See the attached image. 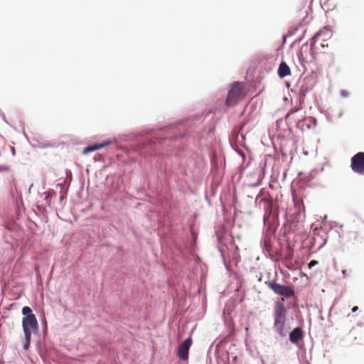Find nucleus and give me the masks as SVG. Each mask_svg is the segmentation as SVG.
Listing matches in <instances>:
<instances>
[{"label": "nucleus", "mask_w": 364, "mask_h": 364, "mask_svg": "<svg viewBox=\"0 0 364 364\" xmlns=\"http://www.w3.org/2000/svg\"><path fill=\"white\" fill-rule=\"evenodd\" d=\"M296 109H294V110H292V109H291V112H296Z\"/></svg>", "instance_id": "nucleus-15"}, {"label": "nucleus", "mask_w": 364, "mask_h": 364, "mask_svg": "<svg viewBox=\"0 0 364 364\" xmlns=\"http://www.w3.org/2000/svg\"><path fill=\"white\" fill-rule=\"evenodd\" d=\"M350 168L356 173L364 174V152H358L351 158Z\"/></svg>", "instance_id": "nucleus-5"}, {"label": "nucleus", "mask_w": 364, "mask_h": 364, "mask_svg": "<svg viewBox=\"0 0 364 364\" xmlns=\"http://www.w3.org/2000/svg\"><path fill=\"white\" fill-rule=\"evenodd\" d=\"M31 341V335L24 334L23 348L28 350Z\"/></svg>", "instance_id": "nucleus-11"}, {"label": "nucleus", "mask_w": 364, "mask_h": 364, "mask_svg": "<svg viewBox=\"0 0 364 364\" xmlns=\"http://www.w3.org/2000/svg\"><path fill=\"white\" fill-rule=\"evenodd\" d=\"M278 75L281 78H284L291 75V70L285 62H282L278 68Z\"/></svg>", "instance_id": "nucleus-7"}, {"label": "nucleus", "mask_w": 364, "mask_h": 364, "mask_svg": "<svg viewBox=\"0 0 364 364\" xmlns=\"http://www.w3.org/2000/svg\"><path fill=\"white\" fill-rule=\"evenodd\" d=\"M282 302L276 304L274 318V328L277 333L281 336L285 335L284 324L286 320V309L283 304L284 299H282Z\"/></svg>", "instance_id": "nucleus-2"}, {"label": "nucleus", "mask_w": 364, "mask_h": 364, "mask_svg": "<svg viewBox=\"0 0 364 364\" xmlns=\"http://www.w3.org/2000/svg\"><path fill=\"white\" fill-rule=\"evenodd\" d=\"M259 195L263 196V198L262 200L268 201L269 204L272 203V198H270L269 194L267 191H264V189H262L260 191Z\"/></svg>", "instance_id": "nucleus-10"}, {"label": "nucleus", "mask_w": 364, "mask_h": 364, "mask_svg": "<svg viewBox=\"0 0 364 364\" xmlns=\"http://www.w3.org/2000/svg\"><path fill=\"white\" fill-rule=\"evenodd\" d=\"M265 284L275 294L279 296L290 298L294 295V289L289 286L279 284L274 281L266 282Z\"/></svg>", "instance_id": "nucleus-4"}, {"label": "nucleus", "mask_w": 364, "mask_h": 364, "mask_svg": "<svg viewBox=\"0 0 364 364\" xmlns=\"http://www.w3.org/2000/svg\"><path fill=\"white\" fill-rule=\"evenodd\" d=\"M318 264V262L316 260H311L309 263V268L311 269L313 267H314L315 265H316Z\"/></svg>", "instance_id": "nucleus-12"}, {"label": "nucleus", "mask_w": 364, "mask_h": 364, "mask_svg": "<svg viewBox=\"0 0 364 364\" xmlns=\"http://www.w3.org/2000/svg\"><path fill=\"white\" fill-rule=\"evenodd\" d=\"M109 144H110L109 141L105 142V143H102V144H97V145L89 146H87L86 148H85V149L83 151V153L84 154H87V153H89V152H91V151H96L97 149L104 148V147L107 146Z\"/></svg>", "instance_id": "nucleus-9"}, {"label": "nucleus", "mask_w": 364, "mask_h": 364, "mask_svg": "<svg viewBox=\"0 0 364 364\" xmlns=\"http://www.w3.org/2000/svg\"><path fill=\"white\" fill-rule=\"evenodd\" d=\"M358 310V306H354L352 308V312H353V313L356 312Z\"/></svg>", "instance_id": "nucleus-14"}, {"label": "nucleus", "mask_w": 364, "mask_h": 364, "mask_svg": "<svg viewBox=\"0 0 364 364\" xmlns=\"http://www.w3.org/2000/svg\"><path fill=\"white\" fill-rule=\"evenodd\" d=\"M245 97V88L242 83L234 82L228 92L226 98V104L229 106L236 105L240 100Z\"/></svg>", "instance_id": "nucleus-3"}, {"label": "nucleus", "mask_w": 364, "mask_h": 364, "mask_svg": "<svg viewBox=\"0 0 364 364\" xmlns=\"http://www.w3.org/2000/svg\"><path fill=\"white\" fill-rule=\"evenodd\" d=\"M22 314L25 316L22 320V326L24 334L31 335L38 331V323L36 316L32 313L29 306L22 309Z\"/></svg>", "instance_id": "nucleus-1"}, {"label": "nucleus", "mask_w": 364, "mask_h": 364, "mask_svg": "<svg viewBox=\"0 0 364 364\" xmlns=\"http://www.w3.org/2000/svg\"><path fill=\"white\" fill-rule=\"evenodd\" d=\"M10 168L7 166H0V171H9Z\"/></svg>", "instance_id": "nucleus-13"}, {"label": "nucleus", "mask_w": 364, "mask_h": 364, "mask_svg": "<svg viewBox=\"0 0 364 364\" xmlns=\"http://www.w3.org/2000/svg\"><path fill=\"white\" fill-rule=\"evenodd\" d=\"M192 344V338L188 337L183 341L178 346L177 350V355L182 360L188 359V351Z\"/></svg>", "instance_id": "nucleus-6"}, {"label": "nucleus", "mask_w": 364, "mask_h": 364, "mask_svg": "<svg viewBox=\"0 0 364 364\" xmlns=\"http://www.w3.org/2000/svg\"><path fill=\"white\" fill-rule=\"evenodd\" d=\"M303 336V331L299 328H294L289 334V340L291 343H297L301 339Z\"/></svg>", "instance_id": "nucleus-8"}]
</instances>
